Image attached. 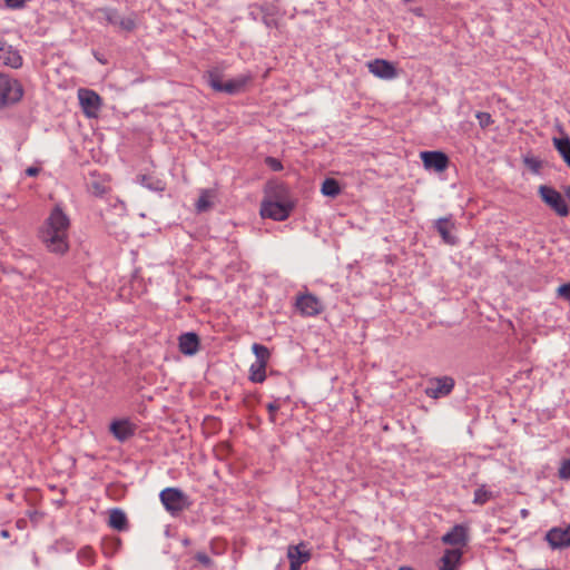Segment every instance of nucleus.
Instances as JSON below:
<instances>
[{"instance_id":"4","label":"nucleus","mask_w":570,"mask_h":570,"mask_svg":"<svg viewBox=\"0 0 570 570\" xmlns=\"http://www.w3.org/2000/svg\"><path fill=\"white\" fill-rule=\"evenodd\" d=\"M538 194L541 200L558 216L567 217L569 215V207L564 197L551 186L540 185Z\"/></svg>"},{"instance_id":"22","label":"nucleus","mask_w":570,"mask_h":570,"mask_svg":"<svg viewBox=\"0 0 570 570\" xmlns=\"http://www.w3.org/2000/svg\"><path fill=\"white\" fill-rule=\"evenodd\" d=\"M552 142L564 163L570 167V138L567 135L561 138L554 137Z\"/></svg>"},{"instance_id":"5","label":"nucleus","mask_w":570,"mask_h":570,"mask_svg":"<svg viewBox=\"0 0 570 570\" xmlns=\"http://www.w3.org/2000/svg\"><path fill=\"white\" fill-rule=\"evenodd\" d=\"M165 509L171 514L181 512L187 507V497L177 488H166L159 494Z\"/></svg>"},{"instance_id":"12","label":"nucleus","mask_w":570,"mask_h":570,"mask_svg":"<svg viewBox=\"0 0 570 570\" xmlns=\"http://www.w3.org/2000/svg\"><path fill=\"white\" fill-rule=\"evenodd\" d=\"M420 157L425 169H433L436 173H442L449 166V158L442 151H422Z\"/></svg>"},{"instance_id":"8","label":"nucleus","mask_w":570,"mask_h":570,"mask_svg":"<svg viewBox=\"0 0 570 570\" xmlns=\"http://www.w3.org/2000/svg\"><path fill=\"white\" fill-rule=\"evenodd\" d=\"M295 204H282L272 202H262L261 216L273 220H285L292 213Z\"/></svg>"},{"instance_id":"7","label":"nucleus","mask_w":570,"mask_h":570,"mask_svg":"<svg viewBox=\"0 0 570 570\" xmlns=\"http://www.w3.org/2000/svg\"><path fill=\"white\" fill-rule=\"evenodd\" d=\"M264 193L265 195L262 202L294 204L288 187L283 183L269 181Z\"/></svg>"},{"instance_id":"27","label":"nucleus","mask_w":570,"mask_h":570,"mask_svg":"<svg viewBox=\"0 0 570 570\" xmlns=\"http://www.w3.org/2000/svg\"><path fill=\"white\" fill-rule=\"evenodd\" d=\"M321 191L325 196L336 197L341 193V188L337 180L326 178L322 184Z\"/></svg>"},{"instance_id":"14","label":"nucleus","mask_w":570,"mask_h":570,"mask_svg":"<svg viewBox=\"0 0 570 570\" xmlns=\"http://www.w3.org/2000/svg\"><path fill=\"white\" fill-rule=\"evenodd\" d=\"M546 540L552 549H563L570 547V523L566 528H551Z\"/></svg>"},{"instance_id":"6","label":"nucleus","mask_w":570,"mask_h":570,"mask_svg":"<svg viewBox=\"0 0 570 570\" xmlns=\"http://www.w3.org/2000/svg\"><path fill=\"white\" fill-rule=\"evenodd\" d=\"M78 99L86 117L96 118L98 116L102 101L96 91L80 88L78 90Z\"/></svg>"},{"instance_id":"10","label":"nucleus","mask_w":570,"mask_h":570,"mask_svg":"<svg viewBox=\"0 0 570 570\" xmlns=\"http://www.w3.org/2000/svg\"><path fill=\"white\" fill-rule=\"evenodd\" d=\"M454 387V380L449 376L435 377L429 381L425 394L432 399H440L449 395Z\"/></svg>"},{"instance_id":"38","label":"nucleus","mask_w":570,"mask_h":570,"mask_svg":"<svg viewBox=\"0 0 570 570\" xmlns=\"http://www.w3.org/2000/svg\"><path fill=\"white\" fill-rule=\"evenodd\" d=\"M399 570H413V569H412V568H410V567H402V568H400Z\"/></svg>"},{"instance_id":"20","label":"nucleus","mask_w":570,"mask_h":570,"mask_svg":"<svg viewBox=\"0 0 570 570\" xmlns=\"http://www.w3.org/2000/svg\"><path fill=\"white\" fill-rule=\"evenodd\" d=\"M462 558V551L459 548L446 549L441 558L440 570H456Z\"/></svg>"},{"instance_id":"13","label":"nucleus","mask_w":570,"mask_h":570,"mask_svg":"<svg viewBox=\"0 0 570 570\" xmlns=\"http://www.w3.org/2000/svg\"><path fill=\"white\" fill-rule=\"evenodd\" d=\"M312 554L306 548V543L301 542L296 546H288L287 558L289 560V570H299L302 564L311 559Z\"/></svg>"},{"instance_id":"3","label":"nucleus","mask_w":570,"mask_h":570,"mask_svg":"<svg viewBox=\"0 0 570 570\" xmlns=\"http://www.w3.org/2000/svg\"><path fill=\"white\" fill-rule=\"evenodd\" d=\"M23 94V86L18 79L0 72V109L18 104Z\"/></svg>"},{"instance_id":"34","label":"nucleus","mask_w":570,"mask_h":570,"mask_svg":"<svg viewBox=\"0 0 570 570\" xmlns=\"http://www.w3.org/2000/svg\"><path fill=\"white\" fill-rule=\"evenodd\" d=\"M266 164L275 171H278L283 168L281 161L276 158H273V157H267L266 158Z\"/></svg>"},{"instance_id":"37","label":"nucleus","mask_w":570,"mask_h":570,"mask_svg":"<svg viewBox=\"0 0 570 570\" xmlns=\"http://www.w3.org/2000/svg\"><path fill=\"white\" fill-rule=\"evenodd\" d=\"M564 194H566V196H567V197L569 198V200H570V186L566 187V189H564Z\"/></svg>"},{"instance_id":"33","label":"nucleus","mask_w":570,"mask_h":570,"mask_svg":"<svg viewBox=\"0 0 570 570\" xmlns=\"http://www.w3.org/2000/svg\"><path fill=\"white\" fill-rule=\"evenodd\" d=\"M266 407L269 413V420L272 422H275L276 421V411L279 409V405L277 403L273 402V403H268Z\"/></svg>"},{"instance_id":"25","label":"nucleus","mask_w":570,"mask_h":570,"mask_svg":"<svg viewBox=\"0 0 570 570\" xmlns=\"http://www.w3.org/2000/svg\"><path fill=\"white\" fill-rule=\"evenodd\" d=\"M266 364L254 362L249 367V380L254 383H263L266 379Z\"/></svg>"},{"instance_id":"23","label":"nucleus","mask_w":570,"mask_h":570,"mask_svg":"<svg viewBox=\"0 0 570 570\" xmlns=\"http://www.w3.org/2000/svg\"><path fill=\"white\" fill-rule=\"evenodd\" d=\"M216 194L212 189L202 190L198 200L196 202L197 212H206L213 207Z\"/></svg>"},{"instance_id":"2","label":"nucleus","mask_w":570,"mask_h":570,"mask_svg":"<svg viewBox=\"0 0 570 570\" xmlns=\"http://www.w3.org/2000/svg\"><path fill=\"white\" fill-rule=\"evenodd\" d=\"M205 77L213 90L228 95L243 92L253 79L250 73H246L225 81L223 71L218 68L208 70Z\"/></svg>"},{"instance_id":"18","label":"nucleus","mask_w":570,"mask_h":570,"mask_svg":"<svg viewBox=\"0 0 570 570\" xmlns=\"http://www.w3.org/2000/svg\"><path fill=\"white\" fill-rule=\"evenodd\" d=\"M109 430L118 441L124 442L135 434L136 425L128 420H118L110 424Z\"/></svg>"},{"instance_id":"9","label":"nucleus","mask_w":570,"mask_h":570,"mask_svg":"<svg viewBox=\"0 0 570 570\" xmlns=\"http://www.w3.org/2000/svg\"><path fill=\"white\" fill-rule=\"evenodd\" d=\"M295 305L303 316H316L324 309L320 298L311 293L298 295Z\"/></svg>"},{"instance_id":"21","label":"nucleus","mask_w":570,"mask_h":570,"mask_svg":"<svg viewBox=\"0 0 570 570\" xmlns=\"http://www.w3.org/2000/svg\"><path fill=\"white\" fill-rule=\"evenodd\" d=\"M108 524L117 531H122L127 529L128 520L124 511L120 509H114L109 513Z\"/></svg>"},{"instance_id":"29","label":"nucleus","mask_w":570,"mask_h":570,"mask_svg":"<svg viewBox=\"0 0 570 570\" xmlns=\"http://www.w3.org/2000/svg\"><path fill=\"white\" fill-rule=\"evenodd\" d=\"M493 497L494 495H493V493L490 490H488L484 485H481L480 488H478L474 491L473 503L479 504V505H483L489 500H491Z\"/></svg>"},{"instance_id":"40","label":"nucleus","mask_w":570,"mask_h":570,"mask_svg":"<svg viewBox=\"0 0 570 570\" xmlns=\"http://www.w3.org/2000/svg\"><path fill=\"white\" fill-rule=\"evenodd\" d=\"M2 535H3V537H8V532H7V531H3V532H2Z\"/></svg>"},{"instance_id":"39","label":"nucleus","mask_w":570,"mask_h":570,"mask_svg":"<svg viewBox=\"0 0 570 570\" xmlns=\"http://www.w3.org/2000/svg\"><path fill=\"white\" fill-rule=\"evenodd\" d=\"M521 513H522V515H523V517H527L528 511H527L525 509H523V510L521 511Z\"/></svg>"},{"instance_id":"17","label":"nucleus","mask_w":570,"mask_h":570,"mask_svg":"<svg viewBox=\"0 0 570 570\" xmlns=\"http://www.w3.org/2000/svg\"><path fill=\"white\" fill-rule=\"evenodd\" d=\"M442 542L459 549L465 547L468 543V529L462 524L454 525L442 537Z\"/></svg>"},{"instance_id":"28","label":"nucleus","mask_w":570,"mask_h":570,"mask_svg":"<svg viewBox=\"0 0 570 570\" xmlns=\"http://www.w3.org/2000/svg\"><path fill=\"white\" fill-rule=\"evenodd\" d=\"M252 351L256 356L255 362L263 363V364L267 365L269 357H271V353L266 346L255 343L252 346Z\"/></svg>"},{"instance_id":"16","label":"nucleus","mask_w":570,"mask_h":570,"mask_svg":"<svg viewBox=\"0 0 570 570\" xmlns=\"http://www.w3.org/2000/svg\"><path fill=\"white\" fill-rule=\"evenodd\" d=\"M0 60L10 68H20L22 66V57L19 51L4 40H0Z\"/></svg>"},{"instance_id":"26","label":"nucleus","mask_w":570,"mask_h":570,"mask_svg":"<svg viewBox=\"0 0 570 570\" xmlns=\"http://www.w3.org/2000/svg\"><path fill=\"white\" fill-rule=\"evenodd\" d=\"M77 558L81 564L92 566L96 562V552L91 547L85 546L78 551Z\"/></svg>"},{"instance_id":"35","label":"nucleus","mask_w":570,"mask_h":570,"mask_svg":"<svg viewBox=\"0 0 570 570\" xmlns=\"http://www.w3.org/2000/svg\"><path fill=\"white\" fill-rule=\"evenodd\" d=\"M196 560L204 566H209L212 562L210 558L204 552L197 553Z\"/></svg>"},{"instance_id":"31","label":"nucleus","mask_w":570,"mask_h":570,"mask_svg":"<svg viewBox=\"0 0 570 570\" xmlns=\"http://www.w3.org/2000/svg\"><path fill=\"white\" fill-rule=\"evenodd\" d=\"M559 476L564 480L570 479V459L563 461V463L561 464L559 469Z\"/></svg>"},{"instance_id":"19","label":"nucleus","mask_w":570,"mask_h":570,"mask_svg":"<svg viewBox=\"0 0 570 570\" xmlns=\"http://www.w3.org/2000/svg\"><path fill=\"white\" fill-rule=\"evenodd\" d=\"M199 348V338L195 333H185L179 337V350L185 355H194Z\"/></svg>"},{"instance_id":"36","label":"nucleus","mask_w":570,"mask_h":570,"mask_svg":"<svg viewBox=\"0 0 570 570\" xmlns=\"http://www.w3.org/2000/svg\"><path fill=\"white\" fill-rule=\"evenodd\" d=\"M38 173H39V169H38L37 167H29V168H27V170H26V174H27L28 176H31V177H32V176H37V175H38Z\"/></svg>"},{"instance_id":"32","label":"nucleus","mask_w":570,"mask_h":570,"mask_svg":"<svg viewBox=\"0 0 570 570\" xmlns=\"http://www.w3.org/2000/svg\"><path fill=\"white\" fill-rule=\"evenodd\" d=\"M558 296L570 303V284H563L557 289Z\"/></svg>"},{"instance_id":"11","label":"nucleus","mask_w":570,"mask_h":570,"mask_svg":"<svg viewBox=\"0 0 570 570\" xmlns=\"http://www.w3.org/2000/svg\"><path fill=\"white\" fill-rule=\"evenodd\" d=\"M99 12L107 23L119 27L125 31H132L136 28V21L132 17H121L116 9L105 8Z\"/></svg>"},{"instance_id":"1","label":"nucleus","mask_w":570,"mask_h":570,"mask_svg":"<svg viewBox=\"0 0 570 570\" xmlns=\"http://www.w3.org/2000/svg\"><path fill=\"white\" fill-rule=\"evenodd\" d=\"M69 217L59 206H56L43 222L39 238L49 252L65 254L69 248Z\"/></svg>"},{"instance_id":"15","label":"nucleus","mask_w":570,"mask_h":570,"mask_svg":"<svg viewBox=\"0 0 570 570\" xmlns=\"http://www.w3.org/2000/svg\"><path fill=\"white\" fill-rule=\"evenodd\" d=\"M368 71L380 79L391 80L397 77L394 65L384 59H375L367 62Z\"/></svg>"},{"instance_id":"24","label":"nucleus","mask_w":570,"mask_h":570,"mask_svg":"<svg viewBox=\"0 0 570 570\" xmlns=\"http://www.w3.org/2000/svg\"><path fill=\"white\" fill-rule=\"evenodd\" d=\"M453 223L448 218H441L436 222V229L443 240L448 244H454L455 239L451 235V230L453 229Z\"/></svg>"},{"instance_id":"30","label":"nucleus","mask_w":570,"mask_h":570,"mask_svg":"<svg viewBox=\"0 0 570 570\" xmlns=\"http://www.w3.org/2000/svg\"><path fill=\"white\" fill-rule=\"evenodd\" d=\"M475 117L481 128H487L493 122L492 117L489 112L479 111L476 112Z\"/></svg>"}]
</instances>
